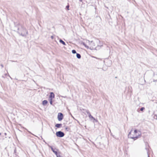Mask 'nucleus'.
I'll return each mask as SVG.
<instances>
[{
  "label": "nucleus",
  "mask_w": 157,
  "mask_h": 157,
  "mask_svg": "<svg viewBox=\"0 0 157 157\" xmlns=\"http://www.w3.org/2000/svg\"><path fill=\"white\" fill-rule=\"evenodd\" d=\"M145 109L144 108V107H142L140 109V110L142 111H143V110H144V109Z\"/></svg>",
  "instance_id": "16"
},
{
  "label": "nucleus",
  "mask_w": 157,
  "mask_h": 157,
  "mask_svg": "<svg viewBox=\"0 0 157 157\" xmlns=\"http://www.w3.org/2000/svg\"><path fill=\"white\" fill-rule=\"evenodd\" d=\"M72 52L73 53V54H75L76 53V51L75 50H73L72 51Z\"/></svg>",
  "instance_id": "14"
},
{
  "label": "nucleus",
  "mask_w": 157,
  "mask_h": 157,
  "mask_svg": "<svg viewBox=\"0 0 157 157\" xmlns=\"http://www.w3.org/2000/svg\"><path fill=\"white\" fill-rule=\"evenodd\" d=\"M49 101H50V104L51 105H52V99H49Z\"/></svg>",
  "instance_id": "13"
},
{
  "label": "nucleus",
  "mask_w": 157,
  "mask_h": 157,
  "mask_svg": "<svg viewBox=\"0 0 157 157\" xmlns=\"http://www.w3.org/2000/svg\"><path fill=\"white\" fill-rule=\"evenodd\" d=\"M56 135L57 136L60 137H62L64 135V133L60 131H58L56 132Z\"/></svg>",
  "instance_id": "4"
},
{
  "label": "nucleus",
  "mask_w": 157,
  "mask_h": 157,
  "mask_svg": "<svg viewBox=\"0 0 157 157\" xmlns=\"http://www.w3.org/2000/svg\"><path fill=\"white\" fill-rule=\"evenodd\" d=\"M146 150H147V148H146Z\"/></svg>",
  "instance_id": "24"
},
{
  "label": "nucleus",
  "mask_w": 157,
  "mask_h": 157,
  "mask_svg": "<svg viewBox=\"0 0 157 157\" xmlns=\"http://www.w3.org/2000/svg\"><path fill=\"white\" fill-rule=\"evenodd\" d=\"M57 156V157H62V156H61L59 155V154H57V155H56Z\"/></svg>",
  "instance_id": "17"
},
{
  "label": "nucleus",
  "mask_w": 157,
  "mask_h": 157,
  "mask_svg": "<svg viewBox=\"0 0 157 157\" xmlns=\"http://www.w3.org/2000/svg\"><path fill=\"white\" fill-rule=\"evenodd\" d=\"M18 33L23 36H26L28 34V31L26 29L20 24L17 26Z\"/></svg>",
  "instance_id": "1"
},
{
  "label": "nucleus",
  "mask_w": 157,
  "mask_h": 157,
  "mask_svg": "<svg viewBox=\"0 0 157 157\" xmlns=\"http://www.w3.org/2000/svg\"><path fill=\"white\" fill-rule=\"evenodd\" d=\"M100 41L98 40H96L95 41H90L89 40H87L86 41V43H88L89 44V45L90 46V48L87 45L84 43H83L82 44L85 47L87 48H90L91 49L93 48L94 47H95L96 45L95 43L99 42Z\"/></svg>",
  "instance_id": "3"
},
{
  "label": "nucleus",
  "mask_w": 157,
  "mask_h": 157,
  "mask_svg": "<svg viewBox=\"0 0 157 157\" xmlns=\"http://www.w3.org/2000/svg\"><path fill=\"white\" fill-rule=\"evenodd\" d=\"M63 118V115L62 113H59L58 115V118L59 121H61Z\"/></svg>",
  "instance_id": "5"
},
{
  "label": "nucleus",
  "mask_w": 157,
  "mask_h": 157,
  "mask_svg": "<svg viewBox=\"0 0 157 157\" xmlns=\"http://www.w3.org/2000/svg\"><path fill=\"white\" fill-rule=\"evenodd\" d=\"M48 102L46 100H44L43 101L42 104L43 105H45L47 104Z\"/></svg>",
  "instance_id": "8"
},
{
  "label": "nucleus",
  "mask_w": 157,
  "mask_h": 157,
  "mask_svg": "<svg viewBox=\"0 0 157 157\" xmlns=\"http://www.w3.org/2000/svg\"><path fill=\"white\" fill-rule=\"evenodd\" d=\"M86 113H87V114H88V115H89L90 114L88 110H86Z\"/></svg>",
  "instance_id": "15"
},
{
  "label": "nucleus",
  "mask_w": 157,
  "mask_h": 157,
  "mask_svg": "<svg viewBox=\"0 0 157 157\" xmlns=\"http://www.w3.org/2000/svg\"><path fill=\"white\" fill-rule=\"evenodd\" d=\"M132 134H133V135H135V134H134L133 133V132H132Z\"/></svg>",
  "instance_id": "20"
},
{
  "label": "nucleus",
  "mask_w": 157,
  "mask_h": 157,
  "mask_svg": "<svg viewBox=\"0 0 157 157\" xmlns=\"http://www.w3.org/2000/svg\"><path fill=\"white\" fill-rule=\"evenodd\" d=\"M83 0H79V1L80 2H82Z\"/></svg>",
  "instance_id": "22"
},
{
  "label": "nucleus",
  "mask_w": 157,
  "mask_h": 157,
  "mask_svg": "<svg viewBox=\"0 0 157 157\" xmlns=\"http://www.w3.org/2000/svg\"><path fill=\"white\" fill-rule=\"evenodd\" d=\"M76 121H77V122H78V123H79V121H77V120H76Z\"/></svg>",
  "instance_id": "23"
},
{
  "label": "nucleus",
  "mask_w": 157,
  "mask_h": 157,
  "mask_svg": "<svg viewBox=\"0 0 157 157\" xmlns=\"http://www.w3.org/2000/svg\"><path fill=\"white\" fill-rule=\"evenodd\" d=\"M132 130H131V131L129 132L128 135V137L131 139H135V140H136L138 138V136H140L141 134V133L140 131H138L136 130H135L133 132V133L135 134V135H133L132 134Z\"/></svg>",
  "instance_id": "2"
},
{
  "label": "nucleus",
  "mask_w": 157,
  "mask_h": 157,
  "mask_svg": "<svg viewBox=\"0 0 157 157\" xmlns=\"http://www.w3.org/2000/svg\"><path fill=\"white\" fill-rule=\"evenodd\" d=\"M147 155H148V157H150L149 154L148 153V152H147Z\"/></svg>",
  "instance_id": "19"
},
{
  "label": "nucleus",
  "mask_w": 157,
  "mask_h": 157,
  "mask_svg": "<svg viewBox=\"0 0 157 157\" xmlns=\"http://www.w3.org/2000/svg\"><path fill=\"white\" fill-rule=\"evenodd\" d=\"M76 57L78 59H80L81 57L80 55L78 53H77Z\"/></svg>",
  "instance_id": "11"
},
{
  "label": "nucleus",
  "mask_w": 157,
  "mask_h": 157,
  "mask_svg": "<svg viewBox=\"0 0 157 157\" xmlns=\"http://www.w3.org/2000/svg\"><path fill=\"white\" fill-rule=\"evenodd\" d=\"M1 135V133H0V135Z\"/></svg>",
  "instance_id": "25"
},
{
  "label": "nucleus",
  "mask_w": 157,
  "mask_h": 157,
  "mask_svg": "<svg viewBox=\"0 0 157 157\" xmlns=\"http://www.w3.org/2000/svg\"><path fill=\"white\" fill-rule=\"evenodd\" d=\"M59 42L60 43L64 45H66V44H65V42L64 41H63V40H61V39L60 40Z\"/></svg>",
  "instance_id": "10"
},
{
  "label": "nucleus",
  "mask_w": 157,
  "mask_h": 157,
  "mask_svg": "<svg viewBox=\"0 0 157 157\" xmlns=\"http://www.w3.org/2000/svg\"><path fill=\"white\" fill-rule=\"evenodd\" d=\"M51 38H52V39H53V38H54V37H53V36H51Z\"/></svg>",
  "instance_id": "18"
},
{
  "label": "nucleus",
  "mask_w": 157,
  "mask_h": 157,
  "mask_svg": "<svg viewBox=\"0 0 157 157\" xmlns=\"http://www.w3.org/2000/svg\"><path fill=\"white\" fill-rule=\"evenodd\" d=\"M51 148V149L52 150V151L56 155H57L58 154L57 152L56 151H55L54 149L53 148V147L52 146L50 147Z\"/></svg>",
  "instance_id": "7"
},
{
  "label": "nucleus",
  "mask_w": 157,
  "mask_h": 157,
  "mask_svg": "<svg viewBox=\"0 0 157 157\" xmlns=\"http://www.w3.org/2000/svg\"><path fill=\"white\" fill-rule=\"evenodd\" d=\"M88 116H89V118L90 119H93L94 120H95V118L92 116L90 114L89 115H88Z\"/></svg>",
  "instance_id": "12"
},
{
  "label": "nucleus",
  "mask_w": 157,
  "mask_h": 157,
  "mask_svg": "<svg viewBox=\"0 0 157 157\" xmlns=\"http://www.w3.org/2000/svg\"><path fill=\"white\" fill-rule=\"evenodd\" d=\"M66 7H67V8H69V6H66Z\"/></svg>",
  "instance_id": "21"
},
{
  "label": "nucleus",
  "mask_w": 157,
  "mask_h": 157,
  "mask_svg": "<svg viewBox=\"0 0 157 157\" xmlns=\"http://www.w3.org/2000/svg\"><path fill=\"white\" fill-rule=\"evenodd\" d=\"M61 124H56L55 126L58 128H59L62 126Z\"/></svg>",
  "instance_id": "9"
},
{
  "label": "nucleus",
  "mask_w": 157,
  "mask_h": 157,
  "mask_svg": "<svg viewBox=\"0 0 157 157\" xmlns=\"http://www.w3.org/2000/svg\"><path fill=\"white\" fill-rule=\"evenodd\" d=\"M54 97H55V95L52 92H51L50 95H49V99H52L53 98H54Z\"/></svg>",
  "instance_id": "6"
}]
</instances>
